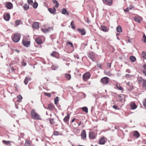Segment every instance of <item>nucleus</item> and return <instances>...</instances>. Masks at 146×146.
<instances>
[{
    "instance_id": "obj_1",
    "label": "nucleus",
    "mask_w": 146,
    "mask_h": 146,
    "mask_svg": "<svg viewBox=\"0 0 146 146\" xmlns=\"http://www.w3.org/2000/svg\"><path fill=\"white\" fill-rule=\"evenodd\" d=\"M31 116L32 118L34 119L37 120L41 119L40 115L35 111L34 109H32L31 110Z\"/></svg>"
},
{
    "instance_id": "obj_2",
    "label": "nucleus",
    "mask_w": 146,
    "mask_h": 146,
    "mask_svg": "<svg viewBox=\"0 0 146 146\" xmlns=\"http://www.w3.org/2000/svg\"><path fill=\"white\" fill-rule=\"evenodd\" d=\"M97 56V55L94 52H90L88 54V57L93 61H96Z\"/></svg>"
},
{
    "instance_id": "obj_3",
    "label": "nucleus",
    "mask_w": 146,
    "mask_h": 146,
    "mask_svg": "<svg viewBox=\"0 0 146 146\" xmlns=\"http://www.w3.org/2000/svg\"><path fill=\"white\" fill-rule=\"evenodd\" d=\"M21 35L19 34H15L12 38L13 40L15 42H18L20 39Z\"/></svg>"
},
{
    "instance_id": "obj_4",
    "label": "nucleus",
    "mask_w": 146,
    "mask_h": 146,
    "mask_svg": "<svg viewBox=\"0 0 146 146\" xmlns=\"http://www.w3.org/2000/svg\"><path fill=\"white\" fill-rule=\"evenodd\" d=\"M91 77V75L89 72H86L82 76V78L84 81L87 82L88 79H90Z\"/></svg>"
},
{
    "instance_id": "obj_5",
    "label": "nucleus",
    "mask_w": 146,
    "mask_h": 146,
    "mask_svg": "<svg viewBox=\"0 0 146 146\" xmlns=\"http://www.w3.org/2000/svg\"><path fill=\"white\" fill-rule=\"evenodd\" d=\"M109 78L106 77L102 78L101 79V82L104 85H107L109 83Z\"/></svg>"
},
{
    "instance_id": "obj_6",
    "label": "nucleus",
    "mask_w": 146,
    "mask_h": 146,
    "mask_svg": "<svg viewBox=\"0 0 146 146\" xmlns=\"http://www.w3.org/2000/svg\"><path fill=\"white\" fill-rule=\"evenodd\" d=\"M31 42L30 41H27L25 39H23L22 40V44L25 46L27 47H29L30 45Z\"/></svg>"
},
{
    "instance_id": "obj_7",
    "label": "nucleus",
    "mask_w": 146,
    "mask_h": 146,
    "mask_svg": "<svg viewBox=\"0 0 146 146\" xmlns=\"http://www.w3.org/2000/svg\"><path fill=\"white\" fill-rule=\"evenodd\" d=\"M96 135L95 133L93 132H90L89 133V137L92 139H95L96 137Z\"/></svg>"
},
{
    "instance_id": "obj_8",
    "label": "nucleus",
    "mask_w": 146,
    "mask_h": 146,
    "mask_svg": "<svg viewBox=\"0 0 146 146\" xmlns=\"http://www.w3.org/2000/svg\"><path fill=\"white\" fill-rule=\"evenodd\" d=\"M50 55L56 58H59V54L56 51H54L50 54Z\"/></svg>"
},
{
    "instance_id": "obj_9",
    "label": "nucleus",
    "mask_w": 146,
    "mask_h": 146,
    "mask_svg": "<svg viewBox=\"0 0 146 146\" xmlns=\"http://www.w3.org/2000/svg\"><path fill=\"white\" fill-rule=\"evenodd\" d=\"M67 115L63 119L64 121L66 123L68 124V121L70 119V114L68 113H67Z\"/></svg>"
},
{
    "instance_id": "obj_10",
    "label": "nucleus",
    "mask_w": 146,
    "mask_h": 146,
    "mask_svg": "<svg viewBox=\"0 0 146 146\" xmlns=\"http://www.w3.org/2000/svg\"><path fill=\"white\" fill-rule=\"evenodd\" d=\"M48 11H49L50 13L52 14H56V9H55L54 7H53V8H49L48 9Z\"/></svg>"
},
{
    "instance_id": "obj_11",
    "label": "nucleus",
    "mask_w": 146,
    "mask_h": 146,
    "mask_svg": "<svg viewBox=\"0 0 146 146\" xmlns=\"http://www.w3.org/2000/svg\"><path fill=\"white\" fill-rule=\"evenodd\" d=\"M39 24L38 22H35L33 24L32 27L33 28L36 29H38L39 28Z\"/></svg>"
},
{
    "instance_id": "obj_12",
    "label": "nucleus",
    "mask_w": 146,
    "mask_h": 146,
    "mask_svg": "<svg viewBox=\"0 0 146 146\" xmlns=\"http://www.w3.org/2000/svg\"><path fill=\"white\" fill-rule=\"evenodd\" d=\"M113 0H105V2L104 1V4L109 6H111L113 4Z\"/></svg>"
},
{
    "instance_id": "obj_13",
    "label": "nucleus",
    "mask_w": 146,
    "mask_h": 146,
    "mask_svg": "<svg viewBox=\"0 0 146 146\" xmlns=\"http://www.w3.org/2000/svg\"><path fill=\"white\" fill-rule=\"evenodd\" d=\"M77 31L80 32L81 34L82 35H85L86 33V31L84 29H80L78 28L77 29Z\"/></svg>"
},
{
    "instance_id": "obj_14",
    "label": "nucleus",
    "mask_w": 146,
    "mask_h": 146,
    "mask_svg": "<svg viewBox=\"0 0 146 146\" xmlns=\"http://www.w3.org/2000/svg\"><path fill=\"white\" fill-rule=\"evenodd\" d=\"M142 18L139 16H136L134 17L135 21L139 23H140L141 20H142Z\"/></svg>"
},
{
    "instance_id": "obj_15",
    "label": "nucleus",
    "mask_w": 146,
    "mask_h": 146,
    "mask_svg": "<svg viewBox=\"0 0 146 146\" xmlns=\"http://www.w3.org/2000/svg\"><path fill=\"white\" fill-rule=\"evenodd\" d=\"M105 137H102L99 140V143L100 145H104L105 143Z\"/></svg>"
},
{
    "instance_id": "obj_16",
    "label": "nucleus",
    "mask_w": 146,
    "mask_h": 146,
    "mask_svg": "<svg viewBox=\"0 0 146 146\" xmlns=\"http://www.w3.org/2000/svg\"><path fill=\"white\" fill-rule=\"evenodd\" d=\"M52 30H53V29L51 27H50L47 29H42L41 30V31L44 33L50 32Z\"/></svg>"
},
{
    "instance_id": "obj_17",
    "label": "nucleus",
    "mask_w": 146,
    "mask_h": 146,
    "mask_svg": "<svg viewBox=\"0 0 146 146\" xmlns=\"http://www.w3.org/2000/svg\"><path fill=\"white\" fill-rule=\"evenodd\" d=\"M55 109V107L54 105L51 104H50L48 105V110H53Z\"/></svg>"
},
{
    "instance_id": "obj_18",
    "label": "nucleus",
    "mask_w": 146,
    "mask_h": 146,
    "mask_svg": "<svg viewBox=\"0 0 146 146\" xmlns=\"http://www.w3.org/2000/svg\"><path fill=\"white\" fill-rule=\"evenodd\" d=\"M31 78L30 76L26 77L24 80V83L26 85H27L29 81H30L31 80Z\"/></svg>"
},
{
    "instance_id": "obj_19",
    "label": "nucleus",
    "mask_w": 146,
    "mask_h": 146,
    "mask_svg": "<svg viewBox=\"0 0 146 146\" xmlns=\"http://www.w3.org/2000/svg\"><path fill=\"white\" fill-rule=\"evenodd\" d=\"M3 17L5 20L8 21L10 19V15L9 14L7 13L4 15Z\"/></svg>"
},
{
    "instance_id": "obj_20",
    "label": "nucleus",
    "mask_w": 146,
    "mask_h": 146,
    "mask_svg": "<svg viewBox=\"0 0 146 146\" xmlns=\"http://www.w3.org/2000/svg\"><path fill=\"white\" fill-rule=\"evenodd\" d=\"M6 6L7 9H11L13 7V4L11 2H8L7 3Z\"/></svg>"
},
{
    "instance_id": "obj_21",
    "label": "nucleus",
    "mask_w": 146,
    "mask_h": 146,
    "mask_svg": "<svg viewBox=\"0 0 146 146\" xmlns=\"http://www.w3.org/2000/svg\"><path fill=\"white\" fill-rule=\"evenodd\" d=\"M81 135L82 138H83V139L86 138V132L83 129L82 131Z\"/></svg>"
},
{
    "instance_id": "obj_22",
    "label": "nucleus",
    "mask_w": 146,
    "mask_h": 146,
    "mask_svg": "<svg viewBox=\"0 0 146 146\" xmlns=\"http://www.w3.org/2000/svg\"><path fill=\"white\" fill-rule=\"evenodd\" d=\"M35 41L38 44H41L42 43V40L40 38H36Z\"/></svg>"
},
{
    "instance_id": "obj_23",
    "label": "nucleus",
    "mask_w": 146,
    "mask_h": 146,
    "mask_svg": "<svg viewBox=\"0 0 146 146\" xmlns=\"http://www.w3.org/2000/svg\"><path fill=\"white\" fill-rule=\"evenodd\" d=\"M62 13L63 15L66 14L67 15H69V13L67 11L66 9L65 8H63L61 10Z\"/></svg>"
},
{
    "instance_id": "obj_24",
    "label": "nucleus",
    "mask_w": 146,
    "mask_h": 146,
    "mask_svg": "<svg viewBox=\"0 0 146 146\" xmlns=\"http://www.w3.org/2000/svg\"><path fill=\"white\" fill-rule=\"evenodd\" d=\"M133 135L136 137L137 138H138L140 136V134L137 131H135L133 133Z\"/></svg>"
},
{
    "instance_id": "obj_25",
    "label": "nucleus",
    "mask_w": 146,
    "mask_h": 146,
    "mask_svg": "<svg viewBox=\"0 0 146 146\" xmlns=\"http://www.w3.org/2000/svg\"><path fill=\"white\" fill-rule=\"evenodd\" d=\"M101 29L103 31L105 32H107L108 31L107 28L104 25L101 26Z\"/></svg>"
},
{
    "instance_id": "obj_26",
    "label": "nucleus",
    "mask_w": 146,
    "mask_h": 146,
    "mask_svg": "<svg viewBox=\"0 0 146 146\" xmlns=\"http://www.w3.org/2000/svg\"><path fill=\"white\" fill-rule=\"evenodd\" d=\"M53 3L55 4V7L56 8H58L59 6V4L58 1L56 0H52Z\"/></svg>"
},
{
    "instance_id": "obj_27",
    "label": "nucleus",
    "mask_w": 146,
    "mask_h": 146,
    "mask_svg": "<svg viewBox=\"0 0 146 146\" xmlns=\"http://www.w3.org/2000/svg\"><path fill=\"white\" fill-rule=\"evenodd\" d=\"M130 106L131 109L133 110L135 109L137 107V106L134 103H131L130 105Z\"/></svg>"
},
{
    "instance_id": "obj_28",
    "label": "nucleus",
    "mask_w": 146,
    "mask_h": 146,
    "mask_svg": "<svg viewBox=\"0 0 146 146\" xmlns=\"http://www.w3.org/2000/svg\"><path fill=\"white\" fill-rule=\"evenodd\" d=\"M116 29L117 32L121 33L122 32V29L120 26H118L116 28Z\"/></svg>"
},
{
    "instance_id": "obj_29",
    "label": "nucleus",
    "mask_w": 146,
    "mask_h": 146,
    "mask_svg": "<svg viewBox=\"0 0 146 146\" xmlns=\"http://www.w3.org/2000/svg\"><path fill=\"white\" fill-rule=\"evenodd\" d=\"M25 146H31V143L29 140L27 139L26 140L24 144Z\"/></svg>"
},
{
    "instance_id": "obj_30",
    "label": "nucleus",
    "mask_w": 146,
    "mask_h": 146,
    "mask_svg": "<svg viewBox=\"0 0 146 146\" xmlns=\"http://www.w3.org/2000/svg\"><path fill=\"white\" fill-rule=\"evenodd\" d=\"M65 77L67 80H69L71 79V76L70 74H65Z\"/></svg>"
},
{
    "instance_id": "obj_31",
    "label": "nucleus",
    "mask_w": 146,
    "mask_h": 146,
    "mask_svg": "<svg viewBox=\"0 0 146 146\" xmlns=\"http://www.w3.org/2000/svg\"><path fill=\"white\" fill-rule=\"evenodd\" d=\"M144 79H143L141 77H139L137 78V81L139 84H141Z\"/></svg>"
},
{
    "instance_id": "obj_32",
    "label": "nucleus",
    "mask_w": 146,
    "mask_h": 146,
    "mask_svg": "<svg viewBox=\"0 0 146 146\" xmlns=\"http://www.w3.org/2000/svg\"><path fill=\"white\" fill-rule=\"evenodd\" d=\"M17 102H19L20 100L22 99L23 98L21 95H18L17 97Z\"/></svg>"
},
{
    "instance_id": "obj_33",
    "label": "nucleus",
    "mask_w": 146,
    "mask_h": 146,
    "mask_svg": "<svg viewBox=\"0 0 146 146\" xmlns=\"http://www.w3.org/2000/svg\"><path fill=\"white\" fill-rule=\"evenodd\" d=\"M130 59L132 62H133L135 61L136 58L134 56H131L130 57Z\"/></svg>"
},
{
    "instance_id": "obj_34",
    "label": "nucleus",
    "mask_w": 146,
    "mask_h": 146,
    "mask_svg": "<svg viewBox=\"0 0 146 146\" xmlns=\"http://www.w3.org/2000/svg\"><path fill=\"white\" fill-rule=\"evenodd\" d=\"M23 8L25 10H27L29 8V6L27 4H25L23 6Z\"/></svg>"
},
{
    "instance_id": "obj_35",
    "label": "nucleus",
    "mask_w": 146,
    "mask_h": 146,
    "mask_svg": "<svg viewBox=\"0 0 146 146\" xmlns=\"http://www.w3.org/2000/svg\"><path fill=\"white\" fill-rule=\"evenodd\" d=\"M59 100V98L58 97L55 98L54 99L55 104L57 105Z\"/></svg>"
},
{
    "instance_id": "obj_36",
    "label": "nucleus",
    "mask_w": 146,
    "mask_h": 146,
    "mask_svg": "<svg viewBox=\"0 0 146 146\" xmlns=\"http://www.w3.org/2000/svg\"><path fill=\"white\" fill-rule=\"evenodd\" d=\"M74 21H71L70 23V25L71 26V28L73 29H74L75 28V26L74 24Z\"/></svg>"
},
{
    "instance_id": "obj_37",
    "label": "nucleus",
    "mask_w": 146,
    "mask_h": 146,
    "mask_svg": "<svg viewBox=\"0 0 146 146\" xmlns=\"http://www.w3.org/2000/svg\"><path fill=\"white\" fill-rule=\"evenodd\" d=\"M126 84L127 86H128V87H129V88L131 90L133 88V86H132L131 85L130 86L129 82H127L126 83Z\"/></svg>"
},
{
    "instance_id": "obj_38",
    "label": "nucleus",
    "mask_w": 146,
    "mask_h": 146,
    "mask_svg": "<svg viewBox=\"0 0 146 146\" xmlns=\"http://www.w3.org/2000/svg\"><path fill=\"white\" fill-rule=\"evenodd\" d=\"M82 109L83 111H85L87 113L88 112V109L87 107H84L82 108Z\"/></svg>"
},
{
    "instance_id": "obj_39",
    "label": "nucleus",
    "mask_w": 146,
    "mask_h": 146,
    "mask_svg": "<svg viewBox=\"0 0 146 146\" xmlns=\"http://www.w3.org/2000/svg\"><path fill=\"white\" fill-rule=\"evenodd\" d=\"M141 55L145 59H146V52L145 51H143L142 52L141 54Z\"/></svg>"
},
{
    "instance_id": "obj_40",
    "label": "nucleus",
    "mask_w": 146,
    "mask_h": 146,
    "mask_svg": "<svg viewBox=\"0 0 146 146\" xmlns=\"http://www.w3.org/2000/svg\"><path fill=\"white\" fill-rule=\"evenodd\" d=\"M142 87L143 88H145L146 87V80H144L143 84H142Z\"/></svg>"
},
{
    "instance_id": "obj_41",
    "label": "nucleus",
    "mask_w": 146,
    "mask_h": 146,
    "mask_svg": "<svg viewBox=\"0 0 146 146\" xmlns=\"http://www.w3.org/2000/svg\"><path fill=\"white\" fill-rule=\"evenodd\" d=\"M38 6V4L36 2H35L33 4V8L36 9Z\"/></svg>"
},
{
    "instance_id": "obj_42",
    "label": "nucleus",
    "mask_w": 146,
    "mask_h": 146,
    "mask_svg": "<svg viewBox=\"0 0 146 146\" xmlns=\"http://www.w3.org/2000/svg\"><path fill=\"white\" fill-rule=\"evenodd\" d=\"M133 76V75H130L129 74H127L125 76V77L127 79L130 78Z\"/></svg>"
},
{
    "instance_id": "obj_43",
    "label": "nucleus",
    "mask_w": 146,
    "mask_h": 146,
    "mask_svg": "<svg viewBox=\"0 0 146 146\" xmlns=\"http://www.w3.org/2000/svg\"><path fill=\"white\" fill-rule=\"evenodd\" d=\"M3 143L5 144L8 145L10 144V143L11 142L10 141H6L5 140H3L2 141Z\"/></svg>"
},
{
    "instance_id": "obj_44",
    "label": "nucleus",
    "mask_w": 146,
    "mask_h": 146,
    "mask_svg": "<svg viewBox=\"0 0 146 146\" xmlns=\"http://www.w3.org/2000/svg\"><path fill=\"white\" fill-rule=\"evenodd\" d=\"M67 45H70V47L74 48V46L73 44L70 42H67L66 43Z\"/></svg>"
},
{
    "instance_id": "obj_45",
    "label": "nucleus",
    "mask_w": 146,
    "mask_h": 146,
    "mask_svg": "<svg viewBox=\"0 0 146 146\" xmlns=\"http://www.w3.org/2000/svg\"><path fill=\"white\" fill-rule=\"evenodd\" d=\"M116 87L119 90H123V89L122 87L117 84L116 85Z\"/></svg>"
},
{
    "instance_id": "obj_46",
    "label": "nucleus",
    "mask_w": 146,
    "mask_h": 146,
    "mask_svg": "<svg viewBox=\"0 0 146 146\" xmlns=\"http://www.w3.org/2000/svg\"><path fill=\"white\" fill-rule=\"evenodd\" d=\"M44 94L45 96H47L49 97H51V94L49 93L44 92Z\"/></svg>"
},
{
    "instance_id": "obj_47",
    "label": "nucleus",
    "mask_w": 146,
    "mask_h": 146,
    "mask_svg": "<svg viewBox=\"0 0 146 146\" xmlns=\"http://www.w3.org/2000/svg\"><path fill=\"white\" fill-rule=\"evenodd\" d=\"M53 135H54L58 136L59 135V132L57 131H54L53 132Z\"/></svg>"
},
{
    "instance_id": "obj_48",
    "label": "nucleus",
    "mask_w": 146,
    "mask_h": 146,
    "mask_svg": "<svg viewBox=\"0 0 146 146\" xmlns=\"http://www.w3.org/2000/svg\"><path fill=\"white\" fill-rule=\"evenodd\" d=\"M20 22L19 20H16L15 21V23L16 25L17 26L20 24Z\"/></svg>"
},
{
    "instance_id": "obj_49",
    "label": "nucleus",
    "mask_w": 146,
    "mask_h": 146,
    "mask_svg": "<svg viewBox=\"0 0 146 146\" xmlns=\"http://www.w3.org/2000/svg\"><path fill=\"white\" fill-rule=\"evenodd\" d=\"M143 41L146 43V36L145 35V34H144L143 36Z\"/></svg>"
},
{
    "instance_id": "obj_50",
    "label": "nucleus",
    "mask_w": 146,
    "mask_h": 146,
    "mask_svg": "<svg viewBox=\"0 0 146 146\" xmlns=\"http://www.w3.org/2000/svg\"><path fill=\"white\" fill-rule=\"evenodd\" d=\"M50 122L51 125H53L54 124V119H50Z\"/></svg>"
},
{
    "instance_id": "obj_51",
    "label": "nucleus",
    "mask_w": 146,
    "mask_h": 146,
    "mask_svg": "<svg viewBox=\"0 0 146 146\" xmlns=\"http://www.w3.org/2000/svg\"><path fill=\"white\" fill-rule=\"evenodd\" d=\"M143 105L146 108V98L143 102Z\"/></svg>"
},
{
    "instance_id": "obj_52",
    "label": "nucleus",
    "mask_w": 146,
    "mask_h": 146,
    "mask_svg": "<svg viewBox=\"0 0 146 146\" xmlns=\"http://www.w3.org/2000/svg\"><path fill=\"white\" fill-rule=\"evenodd\" d=\"M27 2L29 4H32L33 3V0H28Z\"/></svg>"
},
{
    "instance_id": "obj_53",
    "label": "nucleus",
    "mask_w": 146,
    "mask_h": 146,
    "mask_svg": "<svg viewBox=\"0 0 146 146\" xmlns=\"http://www.w3.org/2000/svg\"><path fill=\"white\" fill-rule=\"evenodd\" d=\"M26 63L25 62L24 60H23V61L22 62V64L23 66H25L26 65Z\"/></svg>"
},
{
    "instance_id": "obj_54",
    "label": "nucleus",
    "mask_w": 146,
    "mask_h": 146,
    "mask_svg": "<svg viewBox=\"0 0 146 146\" xmlns=\"http://www.w3.org/2000/svg\"><path fill=\"white\" fill-rule=\"evenodd\" d=\"M128 8H129V10H131L132 9L134 8V7L132 5H130L129 7H128Z\"/></svg>"
},
{
    "instance_id": "obj_55",
    "label": "nucleus",
    "mask_w": 146,
    "mask_h": 146,
    "mask_svg": "<svg viewBox=\"0 0 146 146\" xmlns=\"http://www.w3.org/2000/svg\"><path fill=\"white\" fill-rule=\"evenodd\" d=\"M113 108L115 109H118V107L116 105H114L113 106Z\"/></svg>"
},
{
    "instance_id": "obj_56",
    "label": "nucleus",
    "mask_w": 146,
    "mask_h": 146,
    "mask_svg": "<svg viewBox=\"0 0 146 146\" xmlns=\"http://www.w3.org/2000/svg\"><path fill=\"white\" fill-rule=\"evenodd\" d=\"M118 97H119V98L122 97V98H125L124 95H123V94H122V95L119 94V95H118Z\"/></svg>"
},
{
    "instance_id": "obj_57",
    "label": "nucleus",
    "mask_w": 146,
    "mask_h": 146,
    "mask_svg": "<svg viewBox=\"0 0 146 146\" xmlns=\"http://www.w3.org/2000/svg\"><path fill=\"white\" fill-rule=\"evenodd\" d=\"M129 8L127 7L124 10V11L125 12H127L129 11Z\"/></svg>"
},
{
    "instance_id": "obj_58",
    "label": "nucleus",
    "mask_w": 146,
    "mask_h": 146,
    "mask_svg": "<svg viewBox=\"0 0 146 146\" xmlns=\"http://www.w3.org/2000/svg\"><path fill=\"white\" fill-rule=\"evenodd\" d=\"M111 63H108L107 64V66L108 67H109L110 68H111Z\"/></svg>"
},
{
    "instance_id": "obj_59",
    "label": "nucleus",
    "mask_w": 146,
    "mask_h": 146,
    "mask_svg": "<svg viewBox=\"0 0 146 146\" xmlns=\"http://www.w3.org/2000/svg\"><path fill=\"white\" fill-rule=\"evenodd\" d=\"M21 136L22 138H23L24 135H25V134L24 133H20Z\"/></svg>"
},
{
    "instance_id": "obj_60",
    "label": "nucleus",
    "mask_w": 146,
    "mask_h": 146,
    "mask_svg": "<svg viewBox=\"0 0 146 146\" xmlns=\"http://www.w3.org/2000/svg\"><path fill=\"white\" fill-rule=\"evenodd\" d=\"M126 72L129 73H130L131 72V71L129 69H127L126 70Z\"/></svg>"
},
{
    "instance_id": "obj_61",
    "label": "nucleus",
    "mask_w": 146,
    "mask_h": 146,
    "mask_svg": "<svg viewBox=\"0 0 146 146\" xmlns=\"http://www.w3.org/2000/svg\"><path fill=\"white\" fill-rule=\"evenodd\" d=\"M74 56L75 58H77V59H79V56L78 55H76Z\"/></svg>"
},
{
    "instance_id": "obj_62",
    "label": "nucleus",
    "mask_w": 146,
    "mask_h": 146,
    "mask_svg": "<svg viewBox=\"0 0 146 146\" xmlns=\"http://www.w3.org/2000/svg\"><path fill=\"white\" fill-rule=\"evenodd\" d=\"M125 99L124 98V100L123 101V100L122 99H120L119 101H121V102H124L125 101Z\"/></svg>"
},
{
    "instance_id": "obj_63",
    "label": "nucleus",
    "mask_w": 146,
    "mask_h": 146,
    "mask_svg": "<svg viewBox=\"0 0 146 146\" xmlns=\"http://www.w3.org/2000/svg\"><path fill=\"white\" fill-rule=\"evenodd\" d=\"M97 66H98L99 67L100 69L101 68V65L100 64H97Z\"/></svg>"
},
{
    "instance_id": "obj_64",
    "label": "nucleus",
    "mask_w": 146,
    "mask_h": 146,
    "mask_svg": "<svg viewBox=\"0 0 146 146\" xmlns=\"http://www.w3.org/2000/svg\"><path fill=\"white\" fill-rule=\"evenodd\" d=\"M143 73L145 74V75L146 76V71L145 70H143Z\"/></svg>"
}]
</instances>
